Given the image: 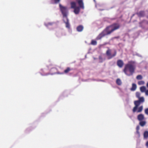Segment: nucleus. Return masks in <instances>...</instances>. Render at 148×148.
<instances>
[{"instance_id": "obj_10", "label": "nucleus", "mask_w": 148, "mask_h": 148, "mask_svg": "<svg viewBox=\"0 0 148 148\" xmlns=\"http://www.w3.org/2000/svg\"><path fill=\"white\" fill-rule=\"evenodd\" d=\"M78 4L80 7L82 9H84V3L82 0H79L78 1Z\"/></svg>"}, {"instance_id": "obj_7", "label": "nucleus", "mask_w": 148, "mask_h": 148, "mask_svg": "<svg viewBox=\"0 0 148 148\" xmlns=\"http://www.w3.org/2000/svg\"><path fill=\"white\" fill-rule=\"evenodd\" d=\"M137 118L139 121H142L145 119L144 116L142 114H140L137 116Z\"/></svg>"}, {"instance_id": "obj_22", "label": "nucleus", "mask_w": 148, "mask_h": 148, "mask_svg": "<svg viewBox=\"0 0 148 148\" xmlns=\"http://www.w3.org/2000/svg\"><path fill=\"white\" fill-rule=\"evenodd\" d=\"M138 101H139L140 103L141 102H143L144 101V98L143 97H140L139 98V100Z\"/></svg>"}, {"instance_id": "obj_13", "label": "nucleus", "mask_w": 148, "mask_h": 148, "mask_svg": "<svg viewBox=\"0 0 148 148\" xmlns=\"http://www.w3.org/2000/svg\"><path fill=\"white\" fill-rule=\"evenodd\" d=\"M70 4L71 8L74 9L77 7H76V3L75 2H71Z\"/></svg>"}, {"instance_id": "obj_18", "label": "nucleus", "mask_w": 148, "mask_h": 148, "mask_svg": "<svg viewBox=\"0 0 148 148\" xmlns=\"http://www.w3.org/2000/svg\"><path fill=\"white\" fill-rule=\"evenodd\" d=\"M71 70V69L70 67H68L64 71V72L65 73H67Z\"/></svg>"}, {"instance_id": "obj_11", "label": "nucleus", "mask_w": 148, "mask_h": 148, "mask_svg": "<svg viewBox=\"0 0 148 148\" xmlns=\"http://www.w3.org/2000/svg\"><path fill=\"white\" fill-rule=\"evenodd\" d=\"M84 29L83 26L82 25H79L77 27V30L79 32H82Z\"/></svg>"}, {"instance_id": "obj_29", "label": "nucleus", "mask_w": 148, "mask_h": 148, "mask_svg": "<svg viewBox=\"0 0 148 148\" xmlns=\"http://www.w3.org/2000/svg\"><path fill=\"white\" fill-rule=\"evenodd\" d=\"M136 132L137 134H138L139 136H140V134L139 130H136Z\"/></svg>"}, {"instance_id": "obj_4", "label": "nucleus", "mask_w": 148, "mask_h": 148, "mask_svg": "<svg viewBox=\"0 0 148 148\" xmlns=\"http://www.w3.org/2000/svg\"><path fill=\"white\" fill-rule=\"evenodd\" d=\"M59 6L63 17L64 18L65 17V18H67V14L68 10L67 7L62 5L60 4H59Z\"/></svg>"}, {"instance_id": "obj_14", "label": "nucleus", "mask_w": 148, "mask_h": 148, "mask_svg": "<svg viewBox=\"0 0 148 148\" xmlns=\"http://www.w3.org/2000/svg\"><path fill=\"white\" fill-rule=\"evenodd\" d=\"M132 87L131 88V90L132 91H134L136 88L137 86L135 84L133 83L132 84Z\"/></svg>"}, {"instance_id": "obj_21", "label": "nucleus", "mask_w": 148, "mask_h": 148, "mask_svg": "<svg viewBox=\"0 0 148 148\" xmlns=\"http://www.w3.org/2000/svg\"><path fill=\"white\" fill-rule=\"evenodd\" d=\"M143 78L142 76L140 75H138L136 77V79L138 80H141Z\"/></svg>"}, {"instance_id": "obj_32", "label": "nucleus", "mask_w": 148, "mask_h": 148, "mask_svg": "<svg viewBox=\"0 0 148 148\" xmlns=\"http://www.w3.org/2000/svg\"><path fill=\"white\" fill-rule=\"evenodd\" d=\"M147 86L148 88V82H147Z\"/></svg>"}, {"instance_id": "obj_15", "label": "nucleus", "mask_w": 148, "mask_h": 148, "mask_svg": "<svg viewBox=\"0 0 148 148\" xmlns=\"http://www.w3.org/2000/svg\"><path fill=\"white\" fill-rule=\"evenodd\" d=\"M60 0H51L50 1V3L52 4H57L59 3Z\"/></svg>"}, {"instance_id": "obj_24", "label": "nucleus", "mask_w": 148, "mask_h": 148, "mask_svg": "<svg viewBox=\"0 0 148 148\" xmlns=\"http://www.w3.org/2000/svg\"><path fill=\"white\" fill-rule=\"evenodd\" d=\"M145 82L143 81H140L138 82V84L139 85H143L145 84Z\"/></svg>"}, {"instance_id": "obj_16", "label": "nucleus", "mask_w": 148, "mask_h": 148, "mask_svg": "<svg viewBox=\"0 0 148 148\" xmlns=\"http://www.w3.org/2000/svg\"><path fill=\"white\" fill-rule=\"evenodd\" d=\"M146 122L145 121H140L139 124L142 127H143L146 124Z\"/></svg>"}, {"instance_id": "obj_26", "label": "nucleus", "mask_w": 148, "mask_h": 148, "mask_svg": "<svg viewBox=\"0 0 148 148\" xmlns=\"http://www.w3.org/2000/svg\"><path fill=\"white\" fill-rule=\"evenodd\" d=\"M145 113L146 114L148 115V108H146L145 109Z\"/></svg>"}, {"instance_id": "obj_5", "label": "nucleus", "mask_w": 148, "mask_h": 148, "mask_svg": "<svg viewBox=\"0 0 148 148\" xmlns=\"http://www.w3.org/2000/svg\"><path fill=\"white\" fill-rule=\"evenodd\" d=\"M107 48L108 49L106 51V54L108 57V59L109 60L116 56V50H115L114 53L112 54H111V50L108 47H107Z\"/></svg>"}, {"instance_id": "obj_17", "label": "nucleus", "mask_w": 148, "mask_h": 148, "mask_svg": "<svg viewBox=\"0 0 148 148\" xmlns=\"http://www.w3.org/2000/svg\"><path fill=\"white\" fill-rule=\"evenodd\" d=\"M144 138L147 139L148 138V131H145L143 134Z\"/></svg>"}, {"instance_id": "obj_25", "label": "nucleus", "mask_w": 148, "mask_h": 148, "mask_svg": "<svg viewBox=\"0 0 148 148\" xmlns=\"http://www.w3.org/2000/svg\"><path fill=\"white\" fill-rule=\"evenodd\" d=\"M136 97L139 98L140 97V92H136Z\"/></svg>"}, {"instance_id": "obj_12", "label": "nucleus", "mask_w": 148, "mask_h": 148, "mask_svg": "<svg viewBox=\"0 0 148 148\" xmlns=\"http://www.w3.org/2000/svg\"><path fill=\"white\" fill-rule=\"evenodd\" d=\"M74 9V12L75 14H78L79 13L80 11V8L79 7H77Z\"/></svg>"}, {"instance_id": "obj_31", "label": "nucleus", "mask_w": 148, "mask_h": 148, "mask_svg": "<svg viewBox=\"0 0 148 148\" xmlns=\"http://www.w3.org/2000/svg\"><path fill=\"white\" fill-rule=\"evenodd\" d=\"M145 94L147 95H148V90L145 91Z\"/></svg>"}, {"instance_id": "obj_3", "label": "nucleus", "mask_w": 148, "mask_h": 148, "mask_svg": "<svg viewBox=\"0 0 148 148\" xmlns=\"http://www.w3.org/2000/svg\"><path fill=\"white\" fill-rule=\"evenodd\" d=\"M140 103L138 100L135 101H134V104L135 105V106L133 108L132 110V111L133 113H134L136 111L137 112H140L142 111L143 109V106H141L138 108V110L137 111L138 107L140 105Z\"/></svg>"}, {"instance_id": "obj_8", "label": "nucleus", "mask_w": 148, "mask_h": 148, "mask_svg": "<svg viewBox=\"0 0 148 148\" xmlns=\"http://www.w3.org/2000/svg\"><path fill=\"white\" fill-rule=\"evenodd\" d=\"M136 14L138 17H144L145 15V12L143 11H141L137 13Z\"/></svg>"}, {"instance_id": "obj_23", "label": "nucleus", "mask_w": 148, "mask_h": 148, "mask_svg": "<svg viewBox=\"0 0 148 148\" xmlns=\"http://www.w3.org/2000/svg\"><path fill=\"white\" fill-rule=\"evenodd\" d=\"M91 44L93 45H96L97 44V42L96 40H92L91 42Z\"/></svg>"}, {"instance_id": "obj_20", "label": "nucleus", "mask_w": 148, "mask_h": 148, "mask_svg": "<svg viewBox=\"0 0 148 148\" xmlns=\"http://www.w3.org/2000/svg\"><path fill=\"white\" fill-rule=\"evenodd\" d=\"M116 84L118 85H120L122 84V82L121 79L119 78H118L116 79Z\"/></svg>"}, {"instance_id": "obj_30", "label": "nucleus", "mask_w": 148, "mask_h": 148, "mask_svg": "<svg viewBox=\"0 0 148 148\" xmlns=\"http://www.w3.org/2000/svg\"><path fill=\"white\" fill-rule=\"evenodd\" d=\"M145 145L147 147H148V141L146 142Z\"/></svg>"}, {"instance_id": "obj_28", "label": "nucleus", "mask_w": 148, "mask_h": 148, "mask_svg": "<svg viewBox=\"0 0 148 148\" xmlns=\"http://www.w3.org/2000/svg\"><path fill=\"white\" fill-rule=\"evenodd\" d=\"M140 129V127L139 125H138L136 127V130H139Z\"/></svg>"}, {"instance_id": "obj_9", "label": "nucleus", "mask_w": 148, "mask_h": 148, "mask_svg": "<svg viewBox=\"0 0 148 148\" xmlns=\"http://www.w3.org/2000/svg\"><path fill=\"white\" fill-rule=\"evenodd\" d=\"M66 21H65L64 19L63 20L64 22L66 24V28L70 29V25L69 23V20L67 18H66Z\"/></svg>"}, {"instance_id": "obj_27", "label": "nucleus", "mask_w": 148, "mask_h": 148, "mask_svg": "<svg viewBox=\"0 0 148 148\" xmlns=\"http://www.w3.org/2000/svg\"><path fill=\"white\" fill-rule=\"evenodd\" d=\"M53 23H48L47 25H46V26H47L48 25H53Z\"/></svg>"}, {"instance_id": "obj_19", "label": "nucleus", "mask_w": 148, "mask_h": 148, "mask_svg": "<svg viewBox=\"0 0 148 148\" xmlns=\"http://www.w3.org/2000/svg\"><path fill=\"white\" fill-rule=\"evenodd\" d=\"M146 89V87L145 86H143L141 87L140 88V90L141 92H145V91Z\"/></svg>"}, {"instance_id": "obj_2", "label": "nucleus", "mask_w": 148, "mask_h": 148, "mask_svg": "<svg viewBox=\"0 0 148 148\" xmlns=\"http://www.w3.org/2000/svg\"><path fill=\"white\" fill-rule=\"evenodd\" d=\"M136 68V66L135 64V62L131 61L125 64L123 71L126 75L130 76L132 75L134 73Z\"/></svg>"}, {"instance_id": "obj_6", "label": "nucleus", "mask_w": 148, "mask_h": 148, "mask_svg": "<svg viewBox=\"0 0 148 148\" xmlns=\"http://www.w3.org/2000/svg\"><path fill=\"white\" fill-rule=\"evenodd\" d=\"M117 65L119 67L122 68L124 65V62L122 60H119L117 62Z\"/></svg>"}, {"instance_id": "obj_1", "label": "nucleus", "mask_w": 148, "mask_h": 148, "mask_svg": "<svg viewBox=\"0 0 148 148\" xmlns=\"http://www.w3.org/2000/svg\"><path fill=\"white\" fill-rule=\"evenodd\" d=\"M120 27L118 23H114L110 26L107 27L105 29L100 33L96 38L97 40L101 39L106 35L110 34L114 31L119 29Z\"/></svg>"}]
</instances>
